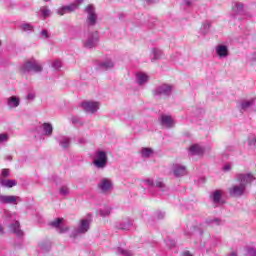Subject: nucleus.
Instances as JSON below:
<instances>
[{"label": "nucleus", "instance_id": "nucleus-18", "mask_svg": "<svg viewBox=\"0 0 256 256\" xmlns=\"http://www.w3.org/2000/svg\"><path fill=\"white\" fill-rule=\"evenodd\" d=\"M136 83L140 87H143V85H147V83H149V76L147 75V73H144V72L136 73Z\"/></svg>", "mask_w": 256, "mask_h": 256}, {"label": "nucleus", "instance_id": "nucleus-45", "mask_svg": "<svg viewBox=\"0 0 256 256\" xmlns=\"http://www.w3.org/2000/svg\"><path fill=\"white\" fill-rule=\"evenodd\" d=\"M184 2H183V5L185 6V7H193V2L195 1V0H183Z\"/></svg>", "mask_w": 256, "mask_h": 256}, {"label": "nucleus", "instance_id": "nucleus-43", "mask_svg": "<svg viewBox=\"0 0 256 256\" xmlns=\"http://www.w3.org/2000/svg\"><path fill=\"white\" fill-rule=\"evenodd\" d=\"M40 37L42 38V39H49V31H47V30H42L41 32H40Z\"/></svg>", "mask_w": 256, "mask_h": 256}, {"label": "nucleus", "instance_id": "nucleus-36", "mask_svg": "<svg viewBox=\"0 0 256 256\" xmlns=\"http://www.w3.org/2000/svg\"><path fill=\"white\" fill-rule=\"evenodd\" d=\"M22 31H25L26 33H31V31H33L34 27L33 25L29 24V23H24L21 26Z\"/></svg>", "mask_w": 256, "mask_h": 256}, {"label": "nucleus", "instance_id": "nucleus-32", "mask_svg": "<svg viewBox=\"0 0 256 256\" xmlns=\"http://www.w3.org/2000/svg\"><path fill=\"white\" fill-rule=\"evenodd\" d=\"M99 213L100 217H109L111 215V207L105 206L103 209H100Z\"/></svg>", "mask_w": 256, "mask_h": 256}, {"label": "nucleus", "instance_id": "nucleus-14", "mask_svg": "<svg viewBox=\"0 0 256 256\" xmlns=\"http://www.w3.org/2000/svg\"><path fill=\"white\" fill-rule=\"evenodd\" d=\"M55 139L62 149H69V147H71V137L58 135L55 137Z\"/></svg>", "mask_w": 256, "mask_h": 256}, {"label": "nucleus", "instance_id": "nucleus-21", "mask_svg": "<svg viewBox=\"0 0 256 256\" xmlns=\"http://www.w3.org/2000/svg\"><path fill=\"white\" fill-rule=\"evenodd\" d=\"M205 153V148L199 144H193L189 148V155H203Z\"/></svg>", "mask_w": 256, "mask_h": 256}, {"label": "nucleus", "instance_id": "nucleus-16", "mask_svg": "<svg viewBox=\"0 0 256 256\" xmlns=\"http://www.w3.org/2000/svg\"><path fill=\"white\" fill-rule=\"evenodd\" d=\"M215 52L216 55L219 57V59H225L227 57H229V47H227V45H217L215 47Z\"/></svg>", "mask_w": 256, "mask_h": 256}, {"label": "nucleus", "instance_id": "nucleus-57", "mask_svg": "<svg viewBox=\"0 0 256 256\" xmlns=\"http://www.w3.org/2000/svg\"><path fill=\"white\" fill-rule=\"evenodd\" d=\"M0 233H3V226L0 225Z\"/></svg>", "mask_w": 256, "mask_h": 256}, {"label": "nucleus", "instance_id": "nucleus-33", "mask_svg": "<svg viewBox=\"0 0 256 256\" xmlns=\"http://www.w3.org/2000/svg\"><path fill=\"white\" fill-rule=\"evenodd\" d=\"M61 223H63V218H57L50 223L51 227H55L59 231L61 229Z\"/></svg>", "mask_w": 256, "mask_h": 256}, {"label": "nucleus", "instance_id": "nucleus-48", "mask_svg": "<svg viewBox=\"0 0 256 256\" xmlns=\"http://www.w3.org/2000/svg\"><path fill=\"white\" fill-rule=\"evenodd\" d=\"M27 99H28L29 101H33V99H35V94L29 93V94L27 95Z\"/></svg>", "mask_w": 256, "mask_h": 256}, {"label": "nucleus", "instance_id": "nucleus-34", "mask_svg": "<svg viewBox=\"0 0 256 256\" xmlns=\"http://www.w3.org/2000/svg\"><path fill=\"white\" fill-rule=\"evenodd\" d=\"M248 146L250 147V149L256 148V136L255 135H250L248 137Z\"/></svg>", "mask_w": 256, "mask_h": 256}, {"label": "nucleus", "instance_id": "nucleus-41", "mask_svg": "<svg viewBox=\"0 0 256 256\" xmlns=\"http://www.w3.org/2000/svg\"><path fill=\"white\" fill-rule=\"evenodd\" d=\"M60 195H69V188L67 186H62L60 188Z\"/></svg>", "mask_w": 256, "mask_h": 256}, {"label": "nucleus", "instance_id": "nucleus-52", "mask_svg": "<svg viewBox=\"0 0 256 256\" xmlns=\"http://www.w3.org/2000/svg\"><path fill=\"white\" fill-rule=\"evenodd\" d=\"M78 143H79L80 145H83V143H85V139H83V138L79 139V140H78Z\"/></svg>", "mask_w": 256, "mask_h": 256}, {"label": "nucleus", "instance_id": "nucleus-29", "mask_svg": "<svg viewBox=\"0 0 256 256\" xmlns=\"http://www.w3.org/2000/svg\"><path fill=\"white\" fill-rule=\"evenodd\" d=\"M40 15L42 19H47V17H51V9H49L47 6H42L40 8Z\"/></svg>", "mask_w": 256, "mask_h": 256}, {"label": "nucleus", "instance_id": "nucleus-42", "mask_svg": "<svg viewBox=\"0 0 256 256\" xmlns=\"http://www.w3.org/2000/svg\"><path fill=\"white\" fill-rule=\"evenodd\" d=\"M193 239H195V237H203V232L199 229H195L193 234H192Z\"/></svg>", "mask_w": 256, "mask_h": 256}, {"label": "nucleus", "instance_id": "nucleus-37", "mask_svg": "<svg viewBox=\"0 0 256 256\" xmlns=\"http://www.w3.org/2000/svg\"><path fill=\"white\" fill-rule=\"evenodd\" d=\"M52 67L55 69V71H59V69L63 67V63L61 62V60H54L52 62Z\"/></svg>", "mask_w": 256, "mask_h": 256}, {"label": "nucleus", "instance_id": "nucleus-5", "mask_svg": "<svg viewBox=\"0 0 256 256\" xmlns=\"http://www.w3.org/2000/svg\"><path fill=\"white\" fill-rule=\"evenodd\" d=\"M156 99H169L173 93V86L169 84H160L152 91Z\"/></svg>", "mask_w": 256, "mask_h": 256}, {"label": "nucleus", "instance_id": "nucleus-47", "mask_svg": "<svg viewBox=\"0 0 256 256\" xmlns=\"http://www.w3.org/2000/svg\"><path fill=\"white\" fill-rule=\"evenodd\" d=\"M71 121H72L73 125H77V124L81 123V120H79L78 117H72Z\"/></svg>", "mask_w": 256, "mask_h": 256}, {"label": "nucleus", "instance_id": "nucleus-27", "mask_svg": "<svg viewBox=\"0 0 256 256\" xmlns=\"http://www.w3.org/2000/svg\"><path fill=\"white\" fill-rule=\"evenodd\" d=\"M100 67L101 69L108 71V69H113V67H115V62H113L111 58H107L100 63Z\"/></svg>", "mask_w": 256, "mask_h": 256}, {"label": "nucleus", "instance_id": "nucleus-4", "mask_svg": "<svg viewBox=\"0 0 256 256\" xmlns=\"http://www.w3.org/2000/svg\"><path fill=\"white\" fill-rule=\"evenodd\" d=\"M82 43L85 49H95V47L99 45V32L93 31L85 33Z\"/></svg>", "mask_w": 256, "mask_h": 256}, {"label": "nucleus", "instance_id": "nucleus-13", "mask_svg": "<svg viewBox=\"0 0 256 256\" xmlns=\"http://www.w3.org/2000/svg\"><path fill=\"white\" fill-rule=\"evenodd\" d=\"M132 225H133V220H131V218L129 217H126V218H123L120 222L116 223L115 227L116 229H120L121 231H129Z\"/></svg>", "mask_w": 256, "mask_h": 256}, {"label": "nucleus", "instance_id": "nucleus-59", "mask_svg": "<svg viewBox=\"0 0 256 256\" xmlns=\"http://www.w3.org/2000/svg\"><path fill=\"white\" fill-rule=\"evenodd\" d=\"M44 1H49V0H44Z\"/></svg>", "mask_w": 256, "mask_h": 256}, {"label": "nucleus", "instance_id": "nucleus-22", "mask_svg": "<svg viewBox=\"0 0 256 256\" xmlns=\"http://www.w3.org/2000/svg\"><path fill=\"white\" fill-rule=\"evenodd\" d=\"M10 231H12V233H15L17 237H23V231L21 229V225L19 224V221H15L10 225Z\"/></svg>", "mask_w": 256, "mask_h": 256}, {"label": "nucleus", "instance_id": "nucleus-44", "mask_svg": "<svg viewBox=\"0 0 256 256\" xmlns=\"http://www.w3.org/2000/svg\"><path fill=\"white\" fill-rule=\"evenodd\" d=\"M245 256H256L255 248H248Z\"/></svg>", "mask_w": 256, "mask_h": 256}, {"label": "nucleus", "instance_id": "nucleus-6", "mask_svg": "<svg viewBox=\"0 0 256 256\" xmlns=\"http://www.w3.org/2000/svg\"><path fill=\"white\" fill-rule=\"evenodd\" d=\"M85 13L87 14L86 16V25L87 27H95L97 25V21L99 17L97 16V12L95 11V6L92 4H89L85 8Z\"/></svg>", "mask_w": 256, "mask_h": 256}, {"label": "nucleus", "instance_id": "nucleus-19", "mask_svg": "<svg viewBox=\"0 0 256 256\" xmlns=\"http://www.w3.org/2000/svg\"><path fill=\"white\" fill-rule=\"evenodd\" d=\"M144 185H147L148 187H159V189H162V191H165V184L162 180H156V182H153L152 179H146L143 181Z\"/></svg>", "mask_w": 256, "mask_h": 256}, {"label": "nucleus", "instance_id": "nucleus-38", "mask_svg": "<svg viewBox=\"0 0 256 256\" xmlns=\"http://www.w3.org/2000/svg\"><path fill=\"white\" fill-rule=\"evenodd\" d=\"M206 223H208V225H221V220L218 218H214V219H208L206 221Z\"/></svg>", "mask_w": 256, "mask_h": 256}, {"label": "nucleus", "instance_id": "nucleus-40", "mask_svg": "<svg viewBox=\"0 0 256 256\" xmlns=\"http://www.w3.org/2000/svg\"><path fill=\"white\" fill-rule=\"evenodd\" d=\"M8 141H9L8 134H0V145H1V143H7Z\"/></svg>", "mask_w": 256, "mask_h": 256}, {"label": "nucleus", "instance_id": "nucleus-28", "mask_svg": "<svg viewBox=\"0 0 256 256\" xmlns=\"http://www.w3.org/2000/svg\"><path fill=\"white\" fill-rule=\"evenodd\" d=\"M243 9V4L239 2L234 3V5L232 6V11L234 15H241V13H243Z\"/></svg>", "mask_w": 256, "mask_h": 256}, {"label": "nucleus", "instance_id": "nucleus-7", "mask_svg": "<svg viewBox=\"0 0 256 256\" xmlns=\"http://www.w3.org/2000/svg\"><path fill=\"white\" fill-rule=\"evenodd\" d=\"M84 0H75L73 3L67 6H62L56 10L57 15H60L61 17L63 15H67V13H73L74 11H77L79 9V5L83 3Z\"/></svg>", "mask_w": 256, "mask_h": 256}, {"label": "nucleus", "instance_id": "nucleus-26", "mask_svg": "<svg viewBox=\"0 0 256 256\" xmlns=\"http://www.w3.org/2000/svg\"><path fill=\"white\" fill-rule=\"evenodd\" d=\"M222 195H223V191L221 190H216L211 194L210 197L214 205H219V203H221Z\"/></svg>", "mask_w": 256, "mask_h": 256}, {"label": "nucleus", "instance_id": "nucleus-10", "mask_svg": "<svg viewBox=\"0 0 256 256\" xmlns=\"http://www.w3.org/2000/svg\"><path fill=\"white\" fill-rule=\"evenodd\" d=\"M81 107L85 111V113H97V111H99V102L84 101L82 102Z\"/></svg>", "mask_w": 256, "mask_h": 256}, {"label": "nucleus", "instance_id": "nucleus-23", "mask_svg": "<svg viewBox=\"0 0 256 256\" xmlns=\"http://www.w3.org/2000/svg\"><path fill=\"white\" fill-rule=\"evenodd\" d=\"M41 129L44 133V135H46V137H51V135H53V124L49 123V122H45L42 124Z\"/></svg>", "mask_w": 256, "mask_h": 256}, {"label": "nucleus", "instance_id": "nucleus-56", "mask_svg": "<svg viewBox=\"0 0 256 256\" xmlns=\"http://www.w3.org/2000/svg\"><path fill=\"white\" fill-rule=\"evenodd\" d=\"M159 0H148V3H157Z\"/></svg>", "mask_w": 256, "mask_h": 256}, {"label": "nucleus", "instance_id": "nucleus-2", "mask_svg": "<svg viewBox=\"0 0 256 256\" xmlns=\"http://www.w3.org/2000/svg\"><path fill=\"white\" fill-rule=\"evenodd\" d=\"M91 229V215L88 218H82L78 221L77 225L70 231L69 237L71 239H78Z\"/></svg>", "mask_w": 256, "mask_h": 256}, {"label": "nucleus", "instance_id": "nucleus-55", "mask_svg": "<svg viewBox=\"0 0 256 256\" xmlns=\"http://www.w3.org/2000/svg\"><path fill=\"white\" fill-rule=\"evenodd\" d=\"M199 247H205V243H203V240H200V246Z\"/></svg>", "mask_w": 256, "mask_h": 256}, {"label": "nucleus", "instance_id": "nucleus-50", "mask_svg": "<svg viewBox=\"0 0 256 256\" xmlns=\"http://www.w3.org/2000/svg\"><path fill=\"white\" fill-rule=\"evenodd\" d=\"M227 256H238V254L237 251H232Z\"/></svg>", "mask_w": 256, "mask_h": 256}, {"label": "nucleus", "instance_id": "nucleus-20", "mask_svg": "<svg viewBox=\"0 0 256 256\" xmlns=\"http://www.w3.org/2000/svg\"><path fill=\"white\" fill-rule=\"evenodd\" d=\"M161 125H163V127H167V128L175 127V120H173V118L171 116L162 115L161 116Z\"/></svg>", "mask_w": 256, "mask_h": 256}, {"label": "nucleus", "instance_id": "nucleus-39", "mask_svg": "<svg viewBox=\"0 0 256 256\" xmlns=\"http://www.w3.org/2000/svg\"><path fill=\"white\" fill-rule=\"evenodd\" d=\"M9 175H11V170L5 168V169H2V172H1V176H0V179H5L7 177H9Z\"/></svg>", "mask_w": 256, "mask_h": 256}, {"label": "nucleus", "instance_id": "nucleus-1", "mask_svg": "<svg viewBox=\"0 0 256 256\" xmlns=\"http://www.w3.org/2000/svg\"><path fill=\"white\" fill-rule=\"evenodd\" d=\"M255 179L252 173L237 174L236 181L238 184L232 185L228 190L230 197H243L247 193V185H251Z\"/></svg>", "mask_w": 256, "mask_h": 256}, {"label": "nucleus", "instance_id": "nucleus-35", "mask_svg": "<svg viewBox=\"0 0 256 256\" xmlns=\"http://www.w3.org/2000/svg\"><path fill=\"white\" fill-rule=\"evenodd\" d=\"M117 253H118V255H122V256H132L133 255V252L131 250H127L125 248H118Z\"/></svg>", "mask_w": 256, "mask_h": 256}, {"label": "nucleus", "instance_id": "nucleus-17", "mask_svg": "<svg viewBox=\"0 0 256 256\" xmlns=\"http://www.w3.org/2000/svg\"><path fill=\"white\" fill-rule=\"evenodd\" d=\"M255 105L254 99L242 100L239 102L238 108L240 113H245V111H249V109Z\"/></svg>", "mask_w": 256, "mask_h": 256}, {"label": "nucleus", "instance_id": "nucleus-54", "mask_svg": "<svg viewBox=\"0 0 256 256\" xmlns=\"http://www.w3.org/2000/svg\"><path fill=\"white\" fill-rule=\"evenodd\" d=\"M163 217H165L164 213H160V216H158L159 219H163Z\"/></svg>", "mask_w": 256, "mask_h": 256}, {"label": "nucleus", "instance_id": "nucleus-53", "mask_svg": "<svg viewBox=\"0 0 256 256\" xmlns=\"http://www.w3.org/2000/svg\"><path fill=\"white\" fill-rule=\"evenodd\" d=\"M251 59H252V61H256V53L252 54Z\"/></svg>", "mask_w": 256, "mask_h": 256}, {"label": "nucleus", "instance_id": "nucleus-8", "mask_svg": "<svg viewBox=\"0 0 256 256\" xmlns=\"http://www.w3.org/2000/svg\"><path fill=\"white\" fill-rule=\"evenodd\" d=\"M93 163L97 169H105L107 167V152L98 150Z\"/></svg>", "mask_w": 256, "mask_h": 256}, {"label": "nucleus", "instance_id": "nucleus-46", "mask_svg": "<svg viewBox=\"0 0 256 256\" xmlns=\"http://www.w3.org/2000/svg\"><path fill=\"white\" fill-rule=\"evenodd\" d=\"M59 233H69V226H60Z\"/></svg>", "mask_w": 256, "mask_h": 256}, {"label": "nucleus", "instance_id": "nucleus-25", "mask_svg": "<svg viewBox=\"0 0 256 256\" xmlns=\"http://www.w3.org/2000/svg\"><path fill=\"white\" fill-rule=\"evenodd\" d=\"M153 153H155V151L149 147H143L140 150L142 159H149V157H153Z\"/></svg>", "mask_w": 256, "mask_h": 256}, {"label": "nucleus", "instance_id": "nucleus-12", "mask_svg": "<svg viewBox=\"0 0 256 256\" xmlns=\"http://www.w3.org/2000/svg\"><path fill=\"white\" fill-rule=\"evenodd\" d=\"M17 201H21L18 196L0 194V203L2 205H17Z\"/></svg>", "mask_w": 256, "mask_h": 256}, {"label": "nucleus", "instance_id": "nucleus-58", "mask_svg": "<svg viewBox=\"0 0 256 256\" xmlns=\"http://www.w3.org/2000/svg\"><path fill=\"white\" fill-rule=\"evenodd\" d=\"M7 215H11V214L7 213Z\"/></svg>", "mask_w": 256, "mask_h": 256}, {"label": "nucleus", "instance_id": "nucleus-24", "mask_svg": "<svg viewBox=\"0 0 256 256\" xmlns=\"http://www.w3.org/2000/svg\"><path fill=\"white\" fill-rule=\"evenodd\" d=\"M0 185L2 187H6L7 189H11L12 187L17 186V180L0 178Z\"/></svg>", "mask_w": 256, "mask_h": 256}, {"label": "nucleus", "instance_id": "nucleus-15", "mask_svg": "<svg viewBox=\"0 0 256 256\" xmlns=\"http://www.w3.org/2000/svg\"><path fill=\"white\" fill-rule=\"evenodd\" d=\"M6 105L10 110L17 109L21 105V98L19 96H10L6 98Z\"/></svg>", "mask_w": 256, "mask_h": 256}, {"label": "nucleus", "instance_id": "nucleus-31", "mask_svg": "<svg viewBox=\"0 0 256 256\" xmlns=\"http://www.w3.org/2000/svg\"><path fill=\"white\" fill-rule=\"evenodd\" d=\"M163 55V51L157 49V48H154L152 49V61H157V59H161Z\"/></svg>", "mask_w": 256, "mask_h": 256}, {"label": "nucleus", "instance_id": "nucleus-51", "mask_svg": "<svg viewBox=\"0 0 256 256\" xmlns=\"http://www.w3.org/2000/svg\"><path fill=\"white\" fill-rule=\"evenodd\" d=\"M182 256H193L189 251H184Z\"/></svg>", "mask_w": 256, "mask_h": 256}, {"label": "nucleus", "instance_id": "nucleus-3", "mask_svg": "<svg viewBox=\"0 0 256 256\" xmlns=\"http://www.w3.org/2000/svg\"><path fill=\"white\" fill-rule=\"evenodd\" d=\"M19 71L22 75H27L28 73H31V71L33 73H41V71H43V66H41L37 60L32 59L24 62L20 66Z\"/></svg>", "mask_w": 256, "mask_h": 256}, {"label": "nucleus", "instance_id": "nucleus-11", "mask_svg": "<svg viewBox=\"0 0 256 256\" xmlns=\"http://www.w3.org/2000/svg\"><path fill=\"white\" fill-rule=\"evenodd\" d=\"M171 172L174 177H185L187 175V166L175 163L172 165Z\"/></svg>", "mask_w": 256, "mask_h": 256}, {"label": "nucleus", "instance_id": "nucleus-49", "mask_svg": "<svg viewBox=\"0 0 256 256\" xmlns=\"http://www.w3.org/2000/svg\"><path fill=\"white\" fill-rule=\"evenodd\" d=\"M223 171H231V164H225L223 167Z\"/></svg>", "mask_w": 256, "mask_h": 256}, {"label": "nucleus", "instance_id": "nucleus-30", "mask_svg": "<svg viewBox=\"0 0 256 256\" xmlns=\"http://www.w3.org/2000/svg\"><path fill=\"white\" fill-rule=\"evenodd\" d=\"M210 29H211V22L205 21L200 28V33L202 35H207V33H209Z\"/></svg>", "mask_w": 256, "mask_h": 256}, {"label": "nucleus", "instance_id": "nucleus-9", "mask_svg": "<svg viewBox=\"0 0 256 256\" xmlns=\"http://www.w3.org/2000/svg\"><path fill=\"white\" fill-rule=\"evenodd\" d=\"M97 188L100 190V193H111L113 191V180L102 178L99 180Z\"/></svg>", "mask_w": 256, "mask_h": 256}]
</instances>
